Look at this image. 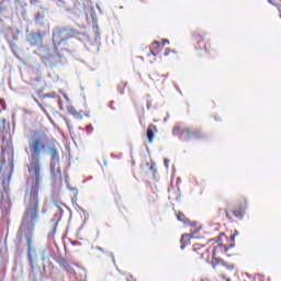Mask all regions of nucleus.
<instances>
[{"label": "nucleus", "mask_w": 281, "mask_h": 281, "mask_svg": "<svg viewBox=\"0 0 281 281\" xmlns=\"http://www.w3.org/2000/svg\"><path fill=\"white\" fill-rule=\"evenodd\" d=\"M173 135H179L181 139H190L194 137V133L188 130V127H173Z\"/></svg>", "instance_id": "nucleus-4"}, {"label": "nucleus", "mask_w": 281, "mask_h": 281, "mask_svg": "<svg viewBox=\"0 0 281 281\" xmlns=\"http://www.w3.org/2000/svg\"><path fill=\"white\" fill-rule=\"evenodd\" d=\"M68 112H69L71 115H78V112H76V109H74V106H69V108H68Z\"/></svg>", "instance_id": "nucleus-14"}, {"label": "nucleus", "mask_w": 281, "mask_h": 281, "mask_svg": "<svg viewBox=\"0 0 281 281\" xmlns=\"http://www.w3.org/2000/svg\"><path fill=\"white\" fill-rule=\"evenodd\" d=\"M35 19H38V14H37V15H35Z\"/></svg>", "instance_id": "nucleus-32"}, {"label": "nucleus", "mask_w": 281, "mask_h": 281, "mask_svg": "<svg viewBox=\"0 0 281 281\" xmlns=\"http://www.w3.org/2000/svg\"><path fill=\"white\" fill-rule=\"evenodd\" d=\"M225 267H226V269H228V271H233V269H234V265H231V266L226 265Z\"/></svg>", "instance_id": "nucleus-19"}, {"label": "nucleus", "mask_w": 281, "mask_h": 281, "mask_svg": "<svg viewBox=\"0 0 281 281\" xmlns=\"http://www.w3.org/2000/svg\"><path fill=\"white\" fill-rule=\"evenodd\" d=\"M184 216H186V215H183L182 213H178V214H177L178 221H186Z\"/></svg>", "instance_id": "nucleus-16"}, {"label": "nucleus", "mask_w": 281, "mask_h": 281, "mask_svg": "<svg viewBox=\"0 0 281 281\" xmlns=\"http://www.w3.org/2000/svg\"><path fill=\"white\" fill-rule=\"evenodd\" d=\"M64 98L67 102H69V97H67V94H64Z\"/></svg>", "instance_id": "nucleus-23"}, {"label": "nucleus", "mask_w": 281, "mask_h": 281, "mask_svg": "<svg viewBox=\"0 0 281 281\" xmlns=\"http://www.w3.org/2000/svg\"><path fill=\"white\" fill-rule=\"evenodd\" d=\"M97 249H98L99 251H102V247H97Z\"/></svg>", "instance_id": "nucleus-29"}, {"label": "nucleus", "mask_w": 281, "mask_h": 281, "mask_svg": "<svg viewBox=\"0 0 281 281\" xmlns=\"http://www.w3.org/2000/svg\"><path fill=\"white\" fill-rule=\"evenodd\" d=\"M157 131V126L150 124L147 128V139L149 144H153V139H155V132Z\"/></svg>", "instance_id": "nucleus-8"}, {"label": "nucleus", "mask_w": 281, "mask_h": 281, "mask_svg": "<svg viewBox=\"0 0 281 281\" xmlns=\"http://www.w3.org/2000/svg\"><path fill=\"white\" fill-rule=\"evenodd\" d=\"M245 210H247V202H245L243 207L235 209L233 211L234 217L243 221V217L245 216Z\"/></svg>", "instance_id": "nucleus-7"}, {"label": "nucleus", "mask_w": 281, "mask_h": 281, "mask_svg": "<svg viewBox=\"0 0 281 281\" xmlns=\"http://www.w3.org/2000/svg\"><path fill=\"white\" fill-rule=\"evenodd\" d=\"M60 218H63V211L58 209V212L54 214L53 218L50 220V225L53 227V232L48 234V238H54L56 234V229L58 227V223H60Z\"/></svg>", "instance_id": "nucleus-5"}, {"label": "nucleus", "mask_w": 281, "mask_h": 281, "mask_svg": "<svg viewBox=\"0 0 281 281\" xmlns=\"http://www.w3.org/2000/svg\"><path fill=\"white\" fill-rule=\"evenodd\" d=\"M216 247L213 249V256H216Z\"/></svg>", "instance_id": "nucleus-25"}, {"label": "nucleus", "mask_w": 281, "mask_h": 281, "mask_svg": "<svg viewBox=\"0 0 281 281\" xmlns=\"http://www.w3.org/2000/svg\"><path fill=\"white\" fill-rule=\"evenodd\" d=\"M196 47H199V49L205 48V45H203V40L198 41V46Z\"/></svg>", "instance_id": "nucleus-15"}, {"label": "nucleus", "mask_w": 281, "mask_h": 281, "mask_svg": "<svg viewBox=\"0 0 281 281\" xmlns=\"http://www.w3.org/2000/svg\"><path fill=\"white\" fill-rule=\"evenodd\" d=\"M57 262L59 267H61V269H65V271H69V269H71V266L69 265V262H67V259L65 258H59Z\"/></svg>", "instance_id": "nucleus-10"}, {"label": "nucleus", "mask_w": 281, "mask_h": 281, "mask_svg": "<svg viewBox=\"0 0 281 281\" xmlns=\"http://www.w3.org/2000/svg\"><path fill=\"white\" fill-rule=\"evenodd\" d=\"M221 248H223V246H221V245H220V246H217V249H221Z\"/></svg>", "instance_id": "nucleus-31"}, {"label": "nucleus", "mask_w": 281, "mask_h": 281, "mask_svg": "<svg viewBox=\"0 0 281 281\" xmlns=\"http://www.w3.org/2000/svg\"><path fill=\"white\" fill-rule=\"evenodd\" d=\"M268 3H271V5H273V1L272 0H268Z\"/></svg>", "instance_id": "nucleus-27"}, {"label": "nucleus", "mask_w": 281, "mask_h": 281, "mask_svg": "<svg viewBox=\"0 0 281 281\" xmlns=\"http://www.w3.org/2000/svg\"><path fill=\"white\" fill-rule=\"evenodd\" d=\"M37 104H38L40 109H42V111H45V108H43V104H41V102L37 101Z\"/></svg>", "instance_id": "nucleus-21"}, {"label": "nucleus", "mask_w": 281, "mask_h": 281, "mask_svg": "<svg viewBox=\"0 0 281 281\" xmlns=\"http://www.w3.org/2000/svg\"><path fill=\"white\" fill-rule=\"evenodd\" d=\"M49 155L52 157L50 161V172H52V179L54 182L60 181L61 175H60V156L58 155V150L56 148H50Z\"/></svg>", "instance_id": "nucleus-3"}, {"label": "nucleus", "mask_w": 281, "mask_h": 281, "mask_svg": "<svg viewBox=\"0 0 281 281\" xmlns=\"http://www.w3.org/2000/svg\"><path fill=\"white\" fill-rule=\"evenodd\" d=\"M164 164H165V168H167V170H168L169 165H170V160L166 158V159L164 160Z\"/></svg>", "instance_id": "nucleus-17"}, {"label": "nucleus", "mask_w": 281, "mask_h": 281, "mask_svg": "<svg viewBox=\"0 0 281 281\" xmlns=\"http://www.w3.org/2000/svg\"><path fill=\"white\" fill-rule=\"evenodd\" d=\"M226 281H231L229 279H226Z\"/></svg>", "instance_id": "nucleus-33"}, {"label": "nucleus", "mask_w": 281, "mask_h": 281, "mask_svg": "<svg viewBox=\"0 0 281 281\" xmlns=\"http://www.w3.org/2000/svg\"><path fill=\"white\" fill-rule=\"evenodd\" d=\"M74 192H76V194H78V190L77 189H71Z\"/></svg>", "instance_id": "nucleus-28"}, {"label": "nucleus", "mask_w": 281, "mask_h": 281, "mask_svg": "<svg viewBox=\"0 0 281 281\" xmlns=\"http://www.w3.org/2000/svg\"><path fill=\"white\" fill-rule=\"evenodd\" d=\"M86 131L88 135H91V133H93V125L86 126Z\"/></svg>", "instance_id": "nucleus-13"}, {"label": "nucleus", "mask_w": 281, "mask_h": 281, "mask_svg": "<svg viewBox=\"0 0 281 281\" xmlns=\"http://www.w3.org/2000/svg\"><path fill=\"white\" fill-rule=\"evenodd\" d=\"M164 56H170V48H166Z\"/></svg>", "instance_id": "nucleus-18"}, {"label": "nucleus", "mask_w": 281, "mask_h": 281, "mask_svg": "<svg viewBox=\"0 0 281 281\" xmlns=\"http://www.w3.org/2000/svg\"><path fill=\"white\" fill-rule=\"evenodd\" d=\"M235 239H236V235H232V236H231V240L234 241Z\"/></svg>", "instance_id": "nucleus-24"}, {"label": "nucleus", "mask_w": 281, "mask_h": 281, "mask_svg": "<svg viewBox=\"0 0 281 281\" xmlns=\"http://www.w3.org/2000/svg\"><path fill=\"white\" fill-rule=\"evenodd\" d=\"M59 108L63 110V105L60 104V101H59Z\"/></svg>", "instance_id": "nucleus-30"}, {"label": "nucleus", "mask_w": 281, "mask_h": 281, "mask_svg": "<svg viewBox=\"0 0 281 281\" xmlns=\"http://www.w3.org/2000/svg\"><path fill=\"white\" fill-rule=\"evenodd\" d=\"M76 34H78V32L74 29L55 27L53 30V45L60 47V45H65L67 40L76 36Z\"/></svg>", "instance_id": "nucleus-2"}, {"label": "nucleus", "mask_w": 281, "mask_h": 281, "mask_svg": "<svg viewBox=\"0 0 281 281\" xmlns=\"http://www.w3.org/2000/svg\"><path fill=\"white\" fill-rule=\"evenodd\" d=\"M29 43L32 45H43V35L41 33H33L29 35Z\"/></svg>", "instance_id": "nucleus-6"}, {"label": "nucleus", "mask_w": 281, "mask_h": 281, "mask_svg": "<svg viewBox=\"0 0 281 281\" xmlns=\"http://www.w3.org/2000/svg\"><path fill=\"white\" fill-rule=\"evenodd\" d=\"M233 236H238V231H235V233L233 234Z\"/></svg>", "instance_id": "nucleus-26"}, {"label": "nucleus", "mask_w": 281, "mask_h": 281, "mask_svg": "<svg viewBox=\"0 0 281 281\" xmlns=\"http://www.w3.org/2000/svg\"><path fill=\"white\" fill-rule=\"evenodd\" d=\"M159 47H161V44L159 42H154L150 46V54L153 56H157V54H159V50L155 52V49H159Z\"/></svg>", "instance_id": "nucleus-11"}, {"label": "nucleus", "mask_w": 281, "mask_h": 281, "mask_svg": "<svg viewBox=\"0 0 281 281\" xmlns=\"http://www.w3.org/2000/svg\"><path fill=\"white\" fill-rule=\"evenodd\" d=\"M164 45H170V41H169V40H164V41H162V46H164Z\"/></svg>", "instance_id": "nucleus-20"}, {"label": "nucleus", "mask_w": 281, "mask_h": 281, "mask_svg": "<svg viewBox=\"0 0 281 281\" xmlns=\"http://www.w3.org/2000/svg\"><path fill=\"white\" fill-rule=\"evenodd\" d=\"M180 243H181L180 249H186V246L188 245V243H190V236L188 234L182 235Z\"/></svg>", "instance_id": "nucleus-12"}, {"label": "nucleus", "mask_w": 281, "mask_h": 281, "mask_svg": "<svg viewBox=\"0 0 281 281\" xmlns=\"http://www.w3.org/2000/svg\"><path fill=\"white\" fill-rule=\"evenodd\" d=\"M31 153V162L29 166L30 178L27 180L31 188L26 190L24 198L26 204V214L20 227V232L25 233L29 247V258H32V234H34V225L38 223V190L41 188V155L47 148V136L35 135L29 142Z\"/></svg>", "instance_id": "nucleus-1"}, {"label": "nucleus", "mask_w": 281, "mask_h": 281, "mask_svg": "<svg viewBox=\"0 0 281 281\" xmlns=\"http://www.w3.org/2000/svg\"><path fill=\"white\" fill-rule=\"evenodd\" d=\"M12 3L16 5V3H19V0H3L0 3V12H3V10H5L4 8H8V5H12Z\"/></svg>", "instance_id": "nucleus-9"}, {"label": "nucleus", "mask_w": 281, "mask_h": 281, "mask_svg": "<svg viewBox=\"0 0 281 281\" xmlns=\"http://www.w3.org/2000/svg\"><path fill=\"white\" fill-rule=\"evenodd\" d=\"M222 280H227V277L225 274H221Z\"/></svg>", "instance_id": "nucleus-22"}]
</instances>
